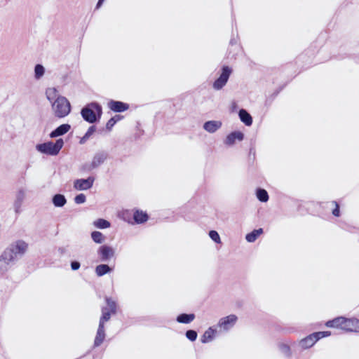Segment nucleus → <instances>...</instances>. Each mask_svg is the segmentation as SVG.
Returning <instances> with one entry per match:
<instances>
[{"mask_svg":"<svg viewBox=\"0 0 359 359\" xmlns=\"http://www.w3.org/2000/svg\"><path fill=\"white\" fill-rule=\"evenodd\" d=\"M28 244L22 240L12 243L0 257V268L2 272L7 271V266L21 257L27 250Z\"/></svg>","mask_w":359,"mask_h":359,"instance_id":"f257e3e1","label":"nucleus"},{"mask_svg":"<svg viewBox=\"0 0 359 359\" xmlns=\"http://www.w3.org/2000/svg\"><path fill=\"white\" fill-rule=\"evenodd\" d=\"M102 113V107L97 102H91L87 104L81 111L83 118L90 123H93L97 118H100Z\"/></svg>","mask_w":359,"mask_h":359,"instance_id":"f03ea898","label":"nucleus"},{"mask_svg":"<svg viewBox=\"0 0 359 359\" xmlns=\"http://www.w3.org/2000/svg\"><path fill=\"white\" fill-rule=\"evenodd\" d=\"M52 110L57 118H64L71 111V105L68 100L63 96H59L52 102Z\"/></svg>","mask_w":359,"mask_h":359,"instance_id":"7ed1b4c3","label":"nucleus"},{"mask_svg":"<svg viewBox=\"0 0 359 359\" xmlns=\"http://www.w3.org/2000/svg\"><path fill=\"white\" fill-rule=\"evenodd\" d=\"M64 145V141L60 138L55 142H47L43 144H39L36 146V149L41 153L50 156H56Z\"/></svg>","mask_w":359,"mask_h":359,"instance_id":"20e7f679","label":"nucleus"},{"mask_svg":"<svg viewBox=\"0 0 359 359\" xmlns=\"http://www.w3.org/2000/svg\"><path fill=\"white\" fill-rule=\"evenodd\" d=\"M108 158L106 151H100L96 152L92 158L90 163H86L81 167V170L83 172H90L103 164Z\"/></svg>","mask_w":359,"mask_h":359,"instance_id":"39448f33","label":"nucleus"},{"mask_svg":"<svg viewBox=\"0 0 359 359\" xmlns=\"http://www.w3.org/2000/svg\"><path fill=\"white\" fill-rule=\"evenodd\" d=\"M231 74V69L229 67H223L222 69V74L219 78L213 83V88L217 90H221L227 83Z\"/></svg>","mask_w":359,"mask_h":359,"instance_id":"423d86ee","label":"nucleus"},{"mask_svg":"<svg viewBox=\"0 0 359 359\" xmlns=\"http://www.w3.org/2000/svg\"><path fill=\"white\" fill-rule=\"evenodd\" d=\"M238 318L234 314H231L228 316L222 318L217 324V326L224 331H228L235 325Z\"/></svg>","mask_w":359,"mask_h":359,"instance_id":"0eeeda50","label":"nucleus"},{"mask_svg":"<svg viewBox=\"0 0 359 359\" xmlns=\"http://www.w3.org/2000/svg\"><path fill=\"white\" fill-rule=\"evenodd\" d=\"M95 179L89 177L87 179H78L74 182V188L79 191H85L90 189L94 183Z\"/></svg>","mask_w":359,"mask_h":359,"instance_id":"6e6552de","label":"nucleus"},{"mask_svg":"<svg viewBox=\"0 0 359 359\" xmlns=\"http://www.w3.org/2000/svg\"><path fill=\"white\" fill-rule=\"evenodd\" d=\"M342 330L347 332H359V320L357 318H344Z\"/></svg>","mask_w":359,"mask_h":359,"instance_id":"1a4fd4ad","label":"nucleus"},{"mask_svg":"<svg viewBox=\"0 0 359 359\" xmlns=\"http://www.w3.org/2000/svg\"><path fill=\"white\" fill-rule=\"evenodd\" d=\"M97 253L100 256V259L106 262L114 256L115 252L111 247L104 245L99 248Z\"/></svg>","mask_w":359,"mask_h":359,"instance_id":"9d476101","label":"nucleus"},{"mask_svg":"<svg viewBox=\"0 0 359 359\" xmlns=\"http://www.w3.org/2000/svg\"><path fill=\"white\" fill-rule=\"evenodd\" d=\"M26 191L23 189H20L15 196V200L13 203L15 212L19 213L21 210L22 204L25 198Z\"/></svg>","mask_w":359,"mask_h":359,"instance_id":"9b49d317","label":"nucleus"},{"mask_svg":"<svg viewBox=\"0 0 359 359\" xmlns=\"http://www.w3.org/2000/svg\"><path fill=\"white\" fill-rule=\"evenodd\" d=\"M109 108L115 112H123L126 111L129 106L128 104L123 103L120 101L111 100L108 103Z\"/></svg>","mask_w":359,"mask_h":359,"instance_id":"f8f14e48","label":"nucleus"},{"mask_svg":"<svg viewBox=\"0 0 359 359\" xmlns=\"http://www.w3.org/2000/svg\"><path fill=\"white\" fill-rule=\"evenodd\" d=\"M317 341H318V338L315 335V333H313V334L307 336L306 337L302 339L299 341V346L302 348H309L313 346Z\"/></svg>","mask_w":359,"mask_h":359,"instance_id":"ddd939ff","label":"nucleus"},{"mask_svg":"<svg viewBox=\"0 0 359 359\" xmlns=\"http://www.w3.org/2000/svg\"><path fill=\"white\" fill-rule=\"evenodd\" d=\"M222 122L219 121H208L204 123L203 129L210 133H213L219 129Z\"/></svg>","mask_w":359,"mask_h":359,"instance_id":"4468645a","label":"nucleus"},{"mask_svg":"<svg viewBox=\"0 0 359 359\" xmlns=\"http://www.w3.org/2000/svg\"><path fill=\"white\" fill-rule=\"evenodd\" d=\"M70 128H71V126L69 124H67V123L62 124L50 133V137L51 138H54V137H57L63 135L65 133H67L70 130Z\"/></svg>","mask_w":359,"mask_h":359,"instance_id":"2eb2a0df","label":"nucleus"},{"mask_svg":"<svg viewBox=\"0 0 359 359\" xmlns=\"http://www.w3.org/2000/svg\"><path fill=\"white\" fill-rule=\"evenodd\" d=\"M244 135L241 132H233L227 135L224 143L226 145H233L236 140L241 141L243 140Z\"/></svg>","mask_w":359,"mask_h":359,"instance_id":"dca6fc26","label":"nucleus"},{"mask_svg":"<svg viewBox=\"0 0 359 359\" xmlns=\"http://www.w3.org/2000/svg\"><path fill=\"white\" fill-rule=\"evenodd\" d=\"M241 121L244 123L247 126H250L252 123V118L251 115L245 110L241 109L238 113Z\"/></svg>","mask_w":359,"mask_h":359,"instance_id":"f3484780","label":"nucleus"},{"mask_svg":"<svg viewBox=\"0 0 359 359\" xmlns=\"http://www.w3.org/2000/svg\"><path fill=\"white\" fill-rule=\"evenodd\" d=\"M105 337V333H104V326H98L97 334L95 339L94 341V346H100L104 341Z\"/></svg>","mask_w":359,"mask_h":359,"instance_id":"a211bd4d","label":"nucleus"},{"mask_svg":"<svg viewBox=\"0 0 359 359\" xmlns=\"http://www.w3.org/2000/svg\"><path fill=\"white\" fill-rule=\"evenodd\" d=\"M112 271V269L109 267L107 264H100L95 267V273L97 276H102L108 273H110Z\"/></svg>","mask_w":359,"mask_h":359,"instance_id":"6ab92c4d","label":"nucleus"},{"mask_svg":"<svg viewBox=\"0 0 359 359\" xmlns=\"http://www.w3.org/2000/svg\"><path fill=\"white\" fill-rule=\"evenodd\" d=\"M195 318V315L193 313L187 314L182 313L177 316V321L180 323L188 324L192 322Z\"/></svg>","mask_w":359,"mask_h":359,"instance_id":"aec40b11","label":"nucleus"},{"mask_svg":"<svg viewBox=\"0 0 359 359\" xmlns=\"http://www.w3.org/2000/svg\"><path fill=\"white\" fill-rule=\"evenodd\" d=\"M216 331L212 327H209L201 337L202 343H208L212 340Z\"/></svg>","mask_w":359,"mask_h":359,"instance_id":"412c9836","label":"nucleus"},{"mask_svg":"<svg viewBox=\"0 0 359 359\" xmlns=\"http://www.w3.org/2000/svg\"><path fill=\"white\" fill-rule=\"evenodd\" d=\"M67 203V200L64 195L55 194L53 197V203L55 207H63Z\"/></svg>","mask_w":359,"mask_h":359,"instance_id":"4be33fe9","label":"nucleus"},{"mask_svg":"<svg viewBox=\"0 0 359 359\" xmlns=\"http://www.w3.org/2000/svg\"><path fill=\"white\" fill-rule=\"evenodd\" d=\"M263 233L262 229H258L252 231L251 233H248L245 236V239L249 243L255 242L258 236Z\"/></svg>","mask_w":359,"mask_h":359,"instance_id":"5701e85b","label":"nucleus"},{"mask_svg":"<svg viewBox=\"0 0 359 359\" xmlns=\"http://www.w3.org/2000/svg\"><path fill=\"white\" fill-rule=\"evenodd\" d=\"M133 218L137 223H143L148 219V215L146 212L137 210L134 213Z\"/></svg>","mask_w":359,"mask_h":359,"instance_id":"b1692460","label":"nucleus"},{"mask_svg":"<svg viewBox=\"0 0 359 359\" xmlns=\"http://www.w3.org/2000/svg\"><path fill=\"white\" fill-rule=\"evenodd\" d=\"M344 317H338L326 323V326L330 327H339L342 330V322Z\"/></svg>","mask_w":359,"mask_h":359,"instance_id":"393cba45","label":"nucleus"},{"mask_svg":"<svg viewBox=\"0 0 359 359\" xmlns=\"http://www.w3.org/2000/svg\"><path fill=\"white\" fill-rule=\"evenodd\" d=\"M46 95L47 99L51 102L53 101H55L57 99V97L60 96L58 95L57 90L55 88H47L46 90Z\"/></svg>","mask_w":359,"mask_h":359,"instance_id":"a878e982","label":"nucleus"},{"mask_svg":"<svg viewBox=\"0 0 359 359\" xmlns=\"http://www.w3.org/2000/svg\"><path fill=\"white\" fill-rule=\"evenodd\" d=\"M102 315L100 318L99 325L104 326V323L110 319L111 312L109 311L107 308H102Z\"/></svg>","mask_w":359,"mask_h":359,"instance_id":"bb28decb","label":"nucleus"},{"mask_svg":"<svg viewBox=\"0 0 359 359\" xmlns=\"http://www.w3.org/2000/svg\"><path fill=\"white\" fill-rule=\"evenodd\" d=\"M45 74V68L42 65L38 64L34 67V78L40 79Z\"/></svg>","mask_w":359,"mask_h":359,"instance_id":"cd10ccee","label":"nucleus"},{"mask_svg":"<svg viewBox=\"0 0 359 359\" xmlns=\"http://www.w3.org/2000/svg\"><path fill=\"white\" fill-rule=\"evenodd\" d=\"M278 348L280 351L285 355L286 357H290L292 355V352L290 350V347L287 344L280 343L278 344Z\"/></svg>","mask_w":359,"mask_h":359,"instance_id":"c85d7f7f","label":"nucleus"},{"mask_svg":"<svg viewBox=\"0 0 359 359\" xmlns=\"http://www.w3.org/2000/svg\"><path fill=\"white\" fill-rule=\"evenodd\" d=\"M257 197L261 202H266L269 200V195L267 191L263 189H258L257 190Z\"/></svg>","mask_w":359,"mask_h":359,"instance_id":"c756f323","label":"nucleus"},{"mask_svg":"<svg viewBox=\"0 0 359 359\" xmlns=\"http://www.w3.org/2000/svg\"><path fill=\"white\" fill-rule=\"evenodd\" d=\"M93 224L98 229H107L110 226V223L104 219H98L95 220L93 222Z\"/></svg>","mask_w":359,"mask_h":359,"instance_id":"7c9ffc66","label":"nucleus"},{"mask_svg":"<svg viewBox=\"0 0 359 359\" xmlns=\"http://www.w3.org/2000/svg\"><path fill=\"white\" fill-rule=\"evenodd\" d=\"M91 238L96 243H102L104 241V236L100 231H93L91 233Z\"/></svg>","mask_w":359,"mask_h":359,"instance_id":"2f4dec72","label":"nucleus"},{"mask_svg":"<svg viewBox=\"0 0 359 359\" xmlns=\"http://www.w3.org/2000/svg\"><path fill=\"white\" fill-rule=\"evenodd\" d=\"M106 302L107 304L108 310L111 312L112 314L116 313V304L111 298L106 297Z\"/></svg>","mask_w":359,"mask_h":359,"instance_id":"473e14b6","label":"nucleus"},{"mask_svg":"<svg viewBox=\"0 0 359 359\" xmlns=\"http://www.w3.org/2000/svg\"><path fill=\"white\" fill-rule=\"evenodd\" d=\"M209 236L216 243H221L220 236H219V233L216 231L211 230L209 232Z\"/></svg>","mask_w":359,"mask_h":359,"instance_id":"72a5a7b5","label":"nucleus"},{"mask_svg":"<svg viewBox=\"0 0 359 359\" xmlns=\"http://www.w3.org/2000/svg\"><path fill=\"white\" fill-rule=\"evenodd\" d=\"M186 337L191 341H194L197 338V332L194 330H189L186 332Z\"/></svg>","mask_w":359,"mask_h":359,"instance_id":"f704fd0d","label":"nucleus"},{"mask_svg":"<svg viewBox=\"0 0 359 359\" xmlns=\"http://www.w3.org/2000/svg\"><path fill=\"white\" fill-rule=\"evenodd\" d=\"M86 197L83 194H78L74 198V202L76 204H82L86 202Z\"/></svg>","mask_w":359,"mask_h":359,"instance_id":"c9c22d12","label":"nucleus"},{"mask_svg":"<svg viewBox=\"0 0 359 359\" xmlns=\"http://www.w3.org/2000/svg\"><path fill=\"white\" fill-rule=\"evenodd\" d=\"M118 120V118H116V117L111 118L107 123V128L110 130L114 126V124L116 123Z\"/></svg>","mask_w":359,"mask_h":359,"instance_id":"e433bc0d","label":"nucleus"},{"mask_svg":"<svg viewBox=\"0 0 359 359\" xmlns=\"http://www.w3.org/2000/svg\"><path fill=\"white\" fill-rule=\"evenodd\" d=\"M315 335L318 338V340L330 335V332L328 331L315 332Z\"/></svg>","mask_w":359,"mask_h":359,"instance_id":"4c0bfd02","label":"nucleus"},{"mask_svg":"<svg viewBox=\"0 0 359 359\" xmlns=\"http://www.w3.org/2000/svg\"><path fill=\"white\" fill-rule=\"evenodd\" d=\"M332 203H334L336 206V208L332 211V214L336 217H339V206L336 201H333Z\"/></svg>","mask_w":359,"mask_h":359,"instance_id":"58836bf2","label":"nucleus"},{"mask_svg":"<svg viewBox=\"0 0 359 359\" xmlns=\"http://www.w3.org/2000/svg\"><path fill=\"white\" fill-rule=\"evenodd\" d=\"M71 268L74 271L78 270L80 268V263L76 261L72 262Z\"/></svg>","mask_w":359,"mask_h":359,"instance_id":"ea45409f","label":"nucleus"},{"mask_svg":"<svg viewBox=\"0 0 359 359\" xmlns=\"http://www.w3.org/2000/svg\"><path fill=\"white\" fill-rule=\"evenodd\" d=\"M95 131V127L94 126L89 127L87 132L86 133V136H90Z\"/></svg>","mask_w":359,"mask_h":359,"instance_id":"a19ab883","label":"nucleus"},{"mask_svg":"<svg viewBox=\"0 0 359 359\" xmlns=\"http://www.w3.org/2000/svg\"><path fill=\"white\" fill-rule=\"evenodd\" d=\"M104 1V0H99L97 4V8H99L102 5V4L103 3Z\"/></svg>","mask_w":359,"mask_h":359,"instance_id":"79ce46f5","label":"nucleus"},{"mask_svg":"<svg viewBox=\"0 0 359 359\" xmlns=\"http://www.w3.org/2000/svg\"><path fill=\"white\" fill-rule=\"evenodd\" d=\"M86 140V138H83V137L81 138V141H80V143L81 144H83Z\"/></svg>","mask_w":359,"mask_h":359,"instance_id":"37998d69","label":"nucleus"},{"mask_svg":"<svg viewBox=\"0 0 359 359\" xmlns=\"http://www.w3.org/2000/svg\"><path fill=\"white\" fill-rule=\"evenodd\" d=\"M89 137H90V136H86V134L84 135V136H83V138H86V139L89 138Z\"/></svg>","mask_w":359,"mask_h":359,"instance_id":"c03bdc74","label":"nucleus"}]
</instances>
